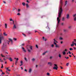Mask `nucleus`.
Masks as SVG:
<instances>
[{"label": "nucleus", "instance_id": "58836bf2", "mask_svg": "<svg viewBox=\"0 0 76 76\" xmlns=\"http://www.w3.org/2000/svg\"><path fill=\"white\" fill-rule=\"evenodd\" d=\"M35 59L34 58H33L32 59V61H35Z\"/></svg>", "mask_w": 76, "mask_h": 76}, {"label": "nucleus", "instance_id": "bb28decb", "mask_svg": "<svg viewBox=\"0 0 76 76\" xmlns=\"http://www.w3.org/2000/svg\"><path fill=\"white\" fill-rule=\"evenodd\" d=\"M9 60H10V61H12V58H9Z\"/></svg>", "mask_w": 76, "mask_h": 76}, {"label": "nucleus", "instance_id": "f8f14e48", "mask_svg": "<svg viewBox=\"0 0 76 76\" xmlns=\"http://www.w3.org/2000/svg\"><path fill=\"white\" fill-rule=\"evenodd\" d=\"M53 69L54 70H57V69H58V67H57V66H54L53 67Z\"/></svg>", "mask_w": 76, "mask_h": 76}, {"label": "nucleus", "instance_id": "473e14b6", "mask_svg": "<svg viewBox=\"0 0 76 76\" xmlns=\"http://www.w3.org/2000/svg\"><path fill=\"white\" fill-rule=\"evenodd\" d=\"M71 28H72V26H69L68 27V28L69 29H71Z\"/></svg>", "mask_w": 76, "mask_h": 76}, {"label": "nucleus", "instance_id": "8fccbe9b", "mask_svg": "<svg viewBox=\"0 0 76 76\" xmlns=\"http://www.w3.org/2000/svg\"><path fill=\"white\" fill-rule=\"evenodd\" d=\"M65 58H66V59H68L69 58V57H65Z\"/></svg>", "mask_w": 76, "mask_h": 76}, {"label": "nucleus", "instance_id": "ddd939ff", "mask_svg": "<svg viewBox=\"0 0 76 76\" xmlns=\"http://www.w3.org/2000/svg\"><path fill=\"white\" fill-rule=\"evenodd\" d=\"M64 32H68V30L66 29H64Z\"/></svg>", "mask_w": 76, "mask_h": 76}, {"label": "nucleus", "instance_id": "5fc2aeb1", "mask_svg": "<svg viewBox=\"0 0 76 76\" xmlns=\"http://www.w3.org/2000/svg\"><path fill=\"white\" fill-rule=\"evenodd\" d=\"M68 53H69V54H71V52H70V51H69Z\"/></svg>", "mask_w": 76, "mask_h": 76}, {"label": "nucleus", "instance_id": "49530a36", "mask_svg": "<svg viewBox=\"0 0 76 76\" xmlns=\"http://www.w3.org/2000/svg\"><path fill=\"white\" fill-rule=\"evenodd\" d=\"M58 56L60 58H61V55H60V54H59V55Z\"/></svg>", "mask_w": 76, "mask_h": 76}, {"label": "nucleus", "instance_id": "cd10ccee", "mask_svg": "<svg viewBox=\"0 0 76 76\" xmlns=\"http://www.w3.org/2000/svg\"><path fill=\"white\" fill-rule=\"evenodd\" d=\"M5 28H7V24L5 23Z\"/></svg>", "mask_w": 76, "mask_h": 76}, {"label": "nucleus", "instance_id": "3c124183", "mask_svg": "<svg viewBox=\"0 0 76 76\" xmlns=\"http://www.w3.org/2000/svg\"><path fill=\"white\" fill-rule=\"evenodd\" d=\"M36 48H38V46L37 45H36Z\"/></svg>", "mask_w": 76, "mask_h": 76}, {"label": "nucleus", "instance_id": "b1692460", "mask_svg": "<svg viewBox=\"0 0 76 76\" xmlns=\"http://www.w3.org/2000/svg\"><path fill=\"white\" fill-rule=\"evenodd\" d=\"M63 54H64V55H65V54H66V52H65V51H64L63 52Z\"/></svg>", "mask_w": 76, "mask_h": 76}, {"label": "nucleus", "instance_id": "bf43d9fd", "mask_svg": "<svg viewBox=\"0 0 76 76\" xmlns=\"http://www.w3.org/2000/svg\"><path fill=\"white\" fill-rule=\"evenodd\" d=\"M51 47H54V45H51Z\"/></svg>", "mask_w": 76, "mask_h": 76}, {"label": "nucleus", "instance_id": "393cba45", "mask_svg": "<svg viewBox=\"0 0 76 76\" xmlns=\"http://www.w3.org/2000/svg\"><path fill=\"white\" fill-rule=\"evenodd\" d=\"M48 52L47 51H46V52H45L43 54V55H45V53H47Z\"/></svg>", "mask_w": 76, "mask_h": 76}, {"label": "nucleus", "instance_id": "680f3d73", "mask_svg": "<svg viewBox=\"0 0 76 76\" xmlns=\"http://www.w3.org/2000/svg\"><path fill=\"white\" fill-rule=\"evenodd\" d=\"M6 69L7 70H9V68L7 67V69Z\"/></svg>", "mask_w": 76, "mask_h": 76}, {"label": "nucleus", "instance_id": "774afa93", "mask_svg": "<svg viewBox=\"0 0 76 76\" xmlns=\"http://www.w3.org/2000/svg\"><path fill=\"white\" fill-rule=\"evenodd\" d=\"M74 45H75V46H76V43H74Z\"/></svg>", "mask_w": 76, "mask_h": 76}, {"label": "nucleus", "instance_id": "09e8293b", "mask_svg": "<svg viewBox=\"0 0 76 76\" xmlns=\"http://www.w3.org/2000/svg\"><path fill=\"white\" fill-rule=\"evenodd\" d=\"M60 35H63V33H60Z\"/></svg>", "mask_w": 76, "mask_h": 76}, {"label": "nucleus", "instance_id": "4be33fe9", "mask_svg": "<svg viewBox=\"0 0 76 76\" xmlns=\"http://www.w3.org/2000/svg\"><path fill=\"white\" fill-rule=\"evenodd\" d=\"M26 6L27 8H28V7H29V5H28V4H26Z\"/></svg>", "mask_w": 76, "mask_h": 76}, {"label": "nucleus", "instance_id": "9d476101", "mask_svg": "<svg viewBox=\"0 0 76 76\" xmlns=\"http://www.w3.org/2000/svg\"><path fill=\"white\" fill-rule=\"evenodd\" d=\"M66 18L67 19H69L70 18V16H69V14H67L66 16Z\"/></svg>", "mask_w": 76, "mask_h": 76}, {"label": "nucleus", "instance_id": "f257e3e1", "mask_svg": "<svg viewBox=\"0 0 76 76\" xmlns=\"http://www.w3.org/2000/svg\"><path fill=\"white\" fill-rule=\"evenodd\" d=\"M63 6V2L62 1V0H60V5L58 9V16L59 18H60L61 17V15L63 12V10L62 8H61V6Z\"/></svg>", "mask_w": 76, "mask_h": 76}, {"label": "nucleus", "instance_id": "6e6552de", "mask_svg": "<svg viewBox=\"0 0 76 76\" xmlns=\"http://www.w3.org/2000/svg\"><path fill=\"white\" fill-rule=\"evenodd\" d=\"M53 40H54L53 43L54 44H55V45H56V44H56V42L57 43H58V42L56 41V39H54Z\"/></svg>", "mask_w": 76, "mask_h": 76}, {"label": "nucleus", "instance_id": "7c9ffc66", "mask_svg": "<svg viewBox=\"0 0 76 76\" xmlns=\"http://www.w3.org/2000/svg\"><path fill=\"white\" fill-rule=\"evenodd\" d=\"M59 39L60 40H62L63 38H62L61 37H60Z\"/></svg>", "mask_w": 76, "mask_h": 76}, {"label": "nucleus", "instance_id": "a19ab883", "mask_svg": "<svg viewBox=\"0 0 76 76\" xmlns=\"http://www.w3.org/2000/svg\"><path fill=\"white\" fill-rule=\"evenodd\" d=\"M54 67H57V65L56 64H54Z\"/></svg>", "mask_w": 76, "mask_h": 76}, {"label": "nucleus", "instance_id": "c756f323", "mask_svg": "<svg viewBox=\"0 0 76 76\" xmlns=\"http://www.w3.org/2000/svg\"><path fill=\"white\" fill-rule=\"evenodd\" d=\"M72 42H74V43H75V42H76V39H74V41H73Z\"/></svg>", "mask_w": 76, "mask_h": 76}, {"label": "nucleus", "instance_id": "9b49d317", "mask_svg": "<svg viewBox=\"0 0 76 76\" xmlns=\"http://www.w3.org/2000/svg\"><path fill=\"white\" fill-rule=\"evenodd\" d=\"M23 51H24V52H25L26 53V50L25 49V48H24L23 47L22 48Z\"/></svg>", "mask_w": 76, "mask_h": 76}, {"label": "nucleus", "instance_id": "dca6fc26", "mask_svg": "<svg viewBox=\"0 0 76 76\" xmlns=\"http://www.w3.org/2000/svg\"><path fill=\"white\" fill-rule=\"evenodd\" d=\"M72 44L71 45V47H73V46H74V42H72Z\"/></svg>", "mask_w": 76, "mask_h": 76}, {"label": "nucleus", "instance_id": "4c0bfd02", "mask_svg": "<svg viewBox=\"0 0 76 76\" xmlns=\"http://www.w3.org/2000/svg\"><path fill=\"white\" fill-rule=\"evenodd\" d=\"M67 1H66L65 2V6H66V4H67Z\"/></svg>", "mask_w": 76, "mask_h": 76}, {"label": "nucleus", "instance_id": "1a4fd4ad", "mask_svg": "<svg viewBox=\"0 0 76 76\" xmlns=\"http://www.w3.org/2000/svg\"><path fill=\"white\" fill-rule=\"evenodd\" d=\"M7 46V45L6 44V43H3V48H5V47H6V46Z\"/></svg>", "mask_w": 76, "mask_h": 76}, {"label": "nucleus", "instance_id": "20e7f679", "mask_svg": "<svg viewBox=\"0 0 76 76\" xmlns=\"http://www.w3.org/2000/svg\"><path fill=\"white\" fill-rule=\"evenodd\" d=\"M8 39L9 40H7V42H8V45H9V42H11V44H13V41H12V39H10V38H9Z\"/></svg>", "mask_w": 76, "mask_h": 76}, {"label": "nucleus", "instance_id": "6ab92c4d", "mask_svg": "<svg viewBox=\"0 0 76 76\" xmlns=\"http://www.w3.org/2000/svg\"><path fill=\"white\" fill-rule=\"evenodd\" d=\"M10 21H12L13 24H14V20H12V19L11 18L10 19Z\"/></svg>", "mask_w": 76, "mask_h": 76}, {"label": "nucleus", "instance_id": "13d9d810", "mask_svg": "<svg viewBox=\"0 0 76 76\" xmlns=\"http://www.w3.org/2000/svg\"><path fill=\"white\" fill-rule=\"evenodd\" d=\"M74 50H76V48L75 47L73 48Z\"/></svg>", "mask_w": 76, "mask_h": 76}, {"label": "nucleus", "instance_id": "a211bd4d", "mask_svg": "<svg viewBox=\"0 0 76 76\" xmlns=\"http://www.w3.org/2000/svg\"><path fill=\"white\" fill-rule=\"evenodd\" d=\"M31 71H32V69H31V68H30L29 69L28 73H31Z\"/></svg>", "mask_w": 76, "mask_h": 76}, {"label": "nucleus", "instance_id": "c85d7f7f", "mask_svg": "<svg viewBox=\"0 0 76 76\" xmlns=\"http://www.w3.org/2000/svg\"><path fill=\"white\" fill-rule=\"evenodd\" d=\"M43 39L45 41H46V39H45L44 37H43Z\"/></svg>", "mask_w": 76, "mask_h": 76}, {"label": "nucleus", "instance_id": "2eb2a0df", "mask_svg": "<svg viewBox=\"0 0 76 76\" xmlns=\"http://www.w3.org/2000/svg\"><path fill=\"white\" fill-rule=\"evenodd\" d=\"M18 58H17L16 59V61L15 62V65H16V64H17V62H18Z\"/></svg>", "mask_w": 76, "mask_h": 76}, {"label": "nucleus", "instance_id": "412c9836", "mask_svg": "<svg viewBox=\"0 0 76 76\" xmlns=\"http://www.w3.org/2000/svg\"><path fill=\"white\" fill-rule=\"evenodd\" d=\"M46 28H48V29H49V30L50 29V28L48 27V23H47V26L46 27Z\"/></svg>", "mask_w": 76, "mask_h": 76}, {"label": "nucleus", "instance_id": "5701e85b", "mask_svg": "<svg viewBox=\"0 0 76 76\" xmlns=\"http://www.w3.org/2000/svg\"><path fill=\"white\" fill-rule=\"evenodd\" d=\"M22 4L23 5V6H25V4H25V2H23L22 3Z\"/></svg>", "mask_w": 76, "mask_h": 76}, {"label": "nucleus", "instance_id": "0e129e2a", "mask_svg": "<svg viewBox=\"0 0 76 76\" xmlns=\"http://www.w3.org/2000/svg\"><path fill=\"white\" fill-rule=\"evenodd\" d=\"M4 72H2V75H4Z\"/></svg>", "mask_w": 76, "mask_h": 76}, {"label": "nucleus", "instance_id": "7ed1b4c3", "mask_svg": "<svg viewBox=\"0 0 76 76\" xmlns=\"http://www.w3.org/2000/svg\"><path fill=\"white\" fill-rule=\"evenodd\" d=\"M57 21H58V23L56 26V28L58 27L59 26V23H60V18H59L58 17L57 18Z\"/></svg>", "mask_w": 76, "mask_h": 76}, {"label": "nucleus", "instance_id": "39448f33", "mask_svg": "<svg viewBox=\"0 0 76 76\" xmlns=\"http://www.w3.org/2000/svg\"><path fill=\"white\" fill-rule=\"evenodd\" d=\"M74 18V20L75 21H76V14L73 15Z\"/></svg>", "mask_w": 76, "mask_h": 76}, {"label": "nucleus", "instance_id": "4468645a", "mask_svg": "<svg viewBox=\"0 0 76 76\" xmlns=\"http://www.w3.org/2000/svg\"><path fill=\"white\" fill-rule=\"evenodd\" d=\"M48 64H49L50 66H52V63L51 62H48Z\"/></svg>", "mask_w": 76, "mask_h": 76}, {"label": "nucleus", "instance_id": "052dcab7", "mask_svg": "<svg viewBox=\"0 0 76 76\" xmlns=\"http://www.w3.org/2000/svg\"><path fill=\"white\" fill-rule=\"evenodd\" d=\"M17 15H20V13H18L17 14Z\"/></svg>", "mask_w": 76, "mask_h": 76}, {"label": "nucleus", "instance_id": "de8ad7c7", "mask_svg": "<svg viewBox=\"0 0 76 76\" xmlns=\"http://www.w3.org/2000/svg\"><path fill=\"white\" fill-rule=\"evenodd\" d=\"M47 75H48V76L50 75V73H47Z\"/></svg>", "mask_w": 76, "mask_h": 76}, {"label": "nucleus", "instance_id": "a878e982", "mask_svg": "<svg viewBox=\"0 0 76 76\" xmlns=\"http://www.w3.org/2000/svg\"><path fill=\"white\" fill-rule=\"evenodd\" d=\"M4 36H7V34H6V33H4Z\"/></svg>", "mask_w": 76, "mask_h": 76}, {"label": "nucleus", "instance_id": "e433bc0d", "mask_svg": "<svg viewBox=\"0 0 76 76\" xmlns=\"http://www.w3.org/2000/svg\"><path fill=\"white\" fill-rule=\"evenodd\" d=\"M64 18H63L62 19V21H64Z\"/></svg>", "mask_w": 76, "mask_h": 76}, {"label": "nucleus", "instance_id": "864d4df0", "mask_svg": "<svg viewBox=\"0 0 76 76\" xmlns=\"http://www.w3.org/2000/svg\"><path fill=\"white\" fill-rule=\"evenodd\" d=\"M64 51H67V49H65Z\"/></svg>", "mask_w": 76, "mask_h": 76}, {"label": "nucleus", "instance_id": "2f4dec72", "mask_svg": "<svg viewBox=\"0 0 76 76\" xmlns=\"http://www.w3.org/2000/svg\"><path fill=\"white\" fill-rule=\"evenodd\" d=\"M6 73H7V75H9V72H8L7 71H6Z\"/></svg>", "mask_w": 76, "mask_h": 76}, {"label": "nucleus", "instance_id": "f3484780", "mask_svg": "<svg viewBox=\"0 0 76 76\" xmlns=\"http://www.w3.org/2000/svg\"><path fill=\"white\" fill-rule=\"evenodd\" d=\"M56 47L57 48H59L60 47V45H57V44H56Z\"/></svg>", "mask_w": 76, "mask_h": 76}, {"label": "nucleus", "instance_id": "6e6d98bb", "mask_svg": "<svg viewBox=\"0 0 76 76\" xmlns=\"http://www.w3.org/2000/svg\"><path fill=\"white\" fill-rule=\"evenodd\" d=\"M25 45V43H23V44H22V46H23V45Z\"/></svg>", "mask_w": 76, "mask_h": 76}, {"label": "nucleus", "instance_id": "37998d69", "mask_svg": "<svg viewBox=\"0 0 76 76\" xmlns=\"http://www.w3.org/2000/svg\"><path fill=\"white\" fill-rule=\"evenodd\" d=\"M69 65V63H68L66 64V66H68Z\"/></svg>", "mask_w": 76, "mask_h": 76}, {"label": "nucleus", "instance_id": "ea45409f", "mask_svg": "<svg viewBox=\"0 0 76 76\" xmlns=\"http://www.w3.org/2000/svg\"><path fill=\"white\" fill-rule=\"evenodd\" d=\"M13 39H14V41H16L17 39L15 38H14Z\"/></svg>", "mask_w": 76, "mask_h": 76}, {"label": "nucleus", "instance_id": "423d86ee", "mask_svg": "<svg viewBox=\"0 0 76 76\" xmlns=\"http://www.w3.org/2000/svg\"><path fill=\"white\" fill-rule=\"evenodd\" d=\"M17 26L18 24L17 23H16L15 24H14V26H13V29H16V25Z\"/></svg>", "mask_w": 76, "mask_h": 76}, {"label": "nucleus", "instance_id": "f03ea898", "mask_svg": "<svg viewBox=\"0 0 76 76\" xmlns=\"http://www.w3.org/2000/svg\"><path fill=\"white\" fill-rule=\"evenodd\" d=\"M29 48H27V50L28 53H30L31 52V51H32V50H33V47L31 45H30L29 46Z\"/></svg>", "mask_w": 76, "mask_h": 76}, {"label": "nucleus", "instance_id": "c9c22d12", "mask_svg": "<svg viewBox=\"0 0 76 76\" xmlns=\"http://www.w3.org/2000/svg\"><path fill=\"white\" fill-rule=\"evenodd\" d=\"M24 59H25V61H28V60H27V59H26V58L25 57V58H24Z\"/></svg>", "mask_w": 76, "mask_h": 76}, {"label": "nucleus", "instance_id": "e2e57ef3", "mask_svg": "<svg viewBox=\"0 0 76 76\" xmlns=\"http://www.w3.org/2000/svg\"><path fill=\"white\" fill-rule=\"evenodd\" d=\"M1 69H3V66H2L1 67Z\"/></svg>", "mask_w": 76, "mask_h": 76}, {"label": "nucleus", "instance_id": "f704fd0d", "mask_svg": "<svg viewBox=\"0 0 76 76\" xmlns=\"http://www.w3.org/2000/svg\"><path fill=\"white\" fill-rule=\"evenodd\" d=\"M20 63L21 64H23V61H20Z\"/></svg>", "mask_w": 76, "mask_h": 76}, {"label": "nucleus", "instance_id": "79ce46f5", "mask_svg": "<svg viewBox=\"0 0 76 76\" xmlns=\"http://www.w3.org/2000/svg\"><path fill=\"white\" fill-rule=\"evenodd\" d=\"M28 34H31V32L30 31L28 32Z\"/></svg>", "mask_w": 76, "mask_h": 76}, {"label": "nucleus", "instance_id": "0eeeda50", "mask_svg": "<svg viewBox=\"0 0 76 76\" xmlns=\"http://www.w3.org/2000/svg\"><path fill=\"white\" fill-rule=\"evenodd\" d=\"M3 39V37L0 35V44L1 43V40Z\"/></svg>", "mask_w": 76, "mask_h": 76}, {"label": "nucleus", "instance_id": "69168bd1", "mask_svg": "<svg viewBox=\"0 0 76 76\" xmlns=\"http://www.w3.org/2000/svg\"><path fill=\"white\" fill-rule=\"evenodd\" d=\"M1 61V62H3V61L2 60H1V61Z\"/></svg>", "mask_w": 76, "mask_h": 76}, {"label": "nucleus", "instance_id": "aec40b11", "mask_svg": "<svg viewBox=\"0 0 76 76\" xmlns=\"http://www.w3.org/2000/svg\"><path fill=\"white\" fill-rule=\"evenodd\" d=\"M1 57H4V58L6 57V56H4L3 55V54H1Z\"/></svg>", "mask_w": 76, "mask_h": 76}, {"label": "nucleus", "instance_id": "c03bdc74", "mask_svg": "<svg viewBox=\"0 0 76 76\" xmlns=\"http://www.w3.org/2000/svg\"><path fill=\"white\" fill-rule=\"evenodd\" d=\"M23 36H24V37H26V35H25V34L23 33Z\"/></svg>", "mask_w": 76, "mask_h": 76}, {"label": "nucleus", "instance_id": "72a5a7b5", "mask_svg": "<svg viewBox=\"0 0 76 76\" xmlns=\"http://www.w3.org/2000/svg\"><path fill=\"white\" fill-rule=\"evenodd\" d=\"M73 48H69V50H70V51H72V50H73Z\"/></svg>", "mask_w": 76, "mask_h": 76}, {"label": "nucleus", "instance_id": "a18cd8bd", "mask_svg": "<svg viewBox=\"0 0 76 76\" xmlns=\"http://www.w3.org/2000/svg\"><path fill=\"white\" fill-rule=\"evenodd\" d=\"M61 25L62 26H63V25H64V23H61Z\"/></svg>", "mask_w": 76, "mask_h": 76}, {"label": "nucleus", "instance_id": "603ef678", "mask_svg": "<svg viewBox=\"0 0 76 76\" xmlns=\"http://www.w3.org/2000/svg\"><path fill=\"white\" fill-rule=\"evenodd\" d=\"M20 11V9H18V12H19Z\"/></svg>", "mask_w": 76, "mask_h": 76}, {"label": "nucleus", "instance_id": "4d7b16f0", "mask_svg": "<svg viewBox=\"0 0 76 76\" xmlns=\"http://www.w3.org/2000/svg\"><path fill=\"white\" fill-rule=\"evenodd\" d=\"M24 71H25V72H27V70L26 69H25L24 70Z\"/></svg>", "mask_w": 76, "mask_h": 76}, {"label": "nucleus", "instance_id": "338daca9", "mask_svg": "<svg viewBox=\"0 0 76 76\" xmlns=\"http://www.w3.org/2000/svg\"><path fill=\"white\" fill-rule=\"evenodd\" d=\"M60 67H61V69H62L63 67L62 66H60Z\"/></svg>", "mask_w": 76, "mask_h": 76}]
</instances>
